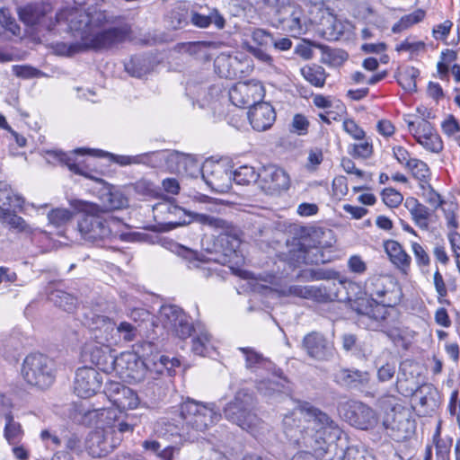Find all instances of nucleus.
<instances>
[{
    "instance_id": "ea45409f",
    "label": "nucleus",
    "mask_w": 460,
    "mask_h": 460,
    "mask_svg": "<svg viewBox=\"0 0 460 460\" xmlns=\"http://www.w3.org/2000/svg\"><path fill=\"white\" fill-rule=\"evenodd\" d=\"M189 216L195 222H198L204 226H208L214 229L223 230L226 233H227L233 229V226L231 223H229L226 220L222 219L220 217H213V216L203 214V213H194V212L189 214Z\"/></svg>"
},
{
    "instance_id": "f257e3e1",
    "label": "nucleus",
    "mask_w": 460,
    "mask_h": 460,
    "mask_svg": "<svg viewBox=\"0 0 460 460\" xmlns=\"http://www.w3.org/2000/svg\"><path fill=\"white\" fill-rule=\"evenodd\" d=\"M283 428L289 443L302 449L291 460H321L342 432L330 416L309 403L285 416Z\"/></svg>"
},
{
    "instance_id": "603ef678",
    "label": "nucleus",
    "mask_w": 460,
    "mask_h": 460,
    "mask_svg": "<svg viewBox=\"0 0 460 460\" xmlns=\"http://www.w3.org/2000/svg\"><path fill=\"white\" fill-rule=\"evenodd\" d=\"M358 144H353L349 146V154L354 158L367 159L373 155V144L369 139L362 140Z\"/></svg>"
},
{
    "instance_id": "1a4fd4ad",
    "label": "nucleus",
    "mask_w": 460,
    "mask_h": 460,
    "mask_svg": "<svg viewBox=\"0 0 460 460\" xmlns=\"http://www.w3.org/2000/svg\"><path fill=\"white\" fill-rule=\"evenodd\" d=\"M22 376L31 386L49 388L55 380V363L46 355L30 354L23 360Z\"/></svg>"
},
{
    "instance_id": "4c0bfd02",
    "label": "nucleus",
    "mask_w": 460,
    "mask_h": 460,
    "mask_svg": "<svg viewBox=\"0 0 460 460\" xmlns=\"http://www.w3.org/2000/svg\"><path fill=\"white\" fill-rule=\"evenodd\" d=\"M166 22L172 30L184 28L190 22V10L185 5L172 8L166 16Z\"/></svg>"
},
{
    "instance_id": "8fccbe9b",
    "label": "nucleus",
    "mask_w": 460,
    "mask_h": 460,
    "mask_svg": "<svg viewBox=\"0 0 460 460\" xmlns=\"http://www.w3.org/2000/svg\"><path fill=\"white\" fill-rule=\"evenodd\" d=\"M15 207L1 208H0V218L7 223L12 228L16 229L19 232L26 231L28 226L22 217H19L12 213V208Z\"/></svg>"
},
{
    "instance_id": "774afa93",
    "label": "nucleus",
    "mask_w": 460,
    "mask_h": 460,
    "mask_svg": "<svg viewBox=\"0 0 460 460\" xmlns=\"http://www.w3.org/2000/svg\"><path fill=\"white\" fill-rule=\"evenodd\" d=\"M0 22L6 30L11 31L13 35L19 33V25L16 23L14 18H13L10 15L9 11L5 8L0 9Z\"/></svg>"
},
{
    "instance_id": "2f4dec72",
    "label": "nucleus",
    "mask_w": 460,
    "mask_h": 460,
    "mask_svg": "<svg viewBox=\"0 0 460 460\" xmlns=\"http://www.w3.org/2000/svg\"><path fill=\"white\" fill-rule=\"evenodd\" d=\"M3 437L7 444L21 443L24 438V429L22 424L14 419L13 413H6Z\"/></svg>"
},
{
    "instance_id": "72a5a7b5",
    "label": "nucleus",
    "mask_w": 460,
    "mask_h": 460,
    "mask_svg": "<svg viewBox=\"0 0 460 460\" xmlns=\"http://www.w3.org/2000/svg\"><path fill=\"white\" fill-rule=\"evenodd\" d=\"M90 152L91 151L88 149L78 148V149H75L71 154H66V153H64L61 151H59V152L53 151L51 154H53L54 156L57 157L60 163L66 165L67 168L74 173L87 176L85 171L84 170L82 163L76 161V159L75 157V154L85 155V154H90Z\"/></svg>"
},
{
    "instance_id": "e433bc0d",
    "label": "nucleus",
    "mask_w": 460,
    "mask_h": 460,
    "mask_svg": "<svg viewBox=\"0 0 460 460\" xmlns=\"http://www.w3.org/2000/svg\"><path fill=\"white\" fill-rule=\"evenodd\" d=\"M48 297L56 306L68 313L74 312L78 304L77 298L74 295L62 289L57 288L50 291Z\"/></svg>"
},
{
    "instance_id": "f704fd0d",
    "label": "nucleus",
    "mask_w": 460,
    "mask_h": 460,
    "mask_svg": "<svg viewBox=\"0 0 460 460\" xmlns=\"http://www.w3.org/2000/svg\"><path fill=\"white\" fill-rule=\"evenodd\" d=\"M289 292L296 296L320 303L326 302L329 298V295L324 288L315 286H292L289 288Z\"/></svg>"
},
{
    "instance_id": "052dcab7",
    "label": "nucleus",
    "mask_w": 460,
    "mask_h": 460,
    "mask_svg": "<svg viewBox=\"0 0 460 460\" xmlns=\"http://www.w3.org/2000/svg\"><path fill=\"white\" fill-rule=\"evenodd\" d=\"M125 69L132 76L142 77L148 72V67L142 64L140 58H132L128 63L125 64Z\"/></svg>"
},
{
    "instance_id": "7ed1b4c3",
    "label": "nucleus",
    "mask_w": 460,
    "mask_h": 460,
    "mask_svg": "<svg viewBox=\"0 0 460 460\" xmlns=\"http://www.w3.org/2000/svg\"><path fill=\"white\" fill-rule=\"evenodd\" d=\"M86 13L90 21L80 24L79 29H73L70 22L63 21L70 31L79 33L81 40L71 44L57 43L55 50L58 54L72 56L86 49H106L123 42L130 33V28L127 25L104 29L111 22L105 11L93 10Z\"/></svg>"
},
{
    "instance_id": "aec40b11",
    "label": "nucleus",
    "mask_w": 460,
    "mask_h": 460,
    "mask_svg": "<svg viewBox=\"0 0 460 460\" xmlns=\"http://www.w3.org/2000/svg\"><path fill=\"white\" fill-rule=\"evenodd\" d=\"M202 179L214 191L226 193L232 188V172L219 163L208 162L201 170Z\"/></svg>"
},
{
    "instance_id": "a19ab883",
    "label": "nucleus",
    "mask_w": 460,
    "mask_h": 460,
    "mask_svg": "<svg viewBox=\"0 0 460 460\" xmlns=\"http://www.w3.org/2000/svg\"><path fill=\"white\" fill-rule=\"evenodd\" d=\"M419 75V69L414 66H407L398 73L397 81L405 91L413 93L417 91L416 80Z\"/></svg>"
},
{
    "instance_id": "09e8293b",
    "label": "nucleus",
    "mask_w": 460,
    "mask_h": 460,
    "mask_svg": "<svg viewBox=\"0 0 460 460\" xmlns=\"http://www.w3.org/2000/svg\"><path fill=\"white\" fill-rule=\"evenodd\" d=\"M155 153H144L137 155H111L112 157V161L117 163L119 165L126 166L130 164H151V156Z\"/></svg>"
},
{
    "instance_id": "0eeeda50",
    "label": "nucleus",
    "mask_w": 460,
    "mask_h": 460,
    "mask_svg": "<svg viewBox=\"0 0 460 460\" xmlns=\"http://www.w3.org/2000/svg\"><path fill=\"white\" fill-rule=\"evenodd\" d=\"M279 258L293 268L302 264H323L331 261V256L325 253L323 246L313 243L310 237H293L288 240L287 251L281 252Z\"/></svg>"
},
{
    "instance_id": "6ab92c4d",
    "label": "nucleus",
    "mask_w": 460,
    "mask_h": 460,
    "mask_svg": "<svg viewBox=\"0 0 460 460\" xmlns=\"http://www.w3.org/2000/svg\"><path fill=\"white\" fill-rule=\"evenodd\" d=\"M111 346L97 344L93 341H87L82 349V358L98 367L103 372L109 373L114 369L115 355L111 349Z\"/></svg>"
},
{
    "instance_id": "6e6552de",
    "label": "nucleus",
    "mask_w": 460,
    "mask_h": 460,
    "mask_svg": "<svg viewBox=\"0 0 460 460\" xmlns=\"http://www.w3.org/2000/svg\"><path fill=\"white\" fill-rule=\"evenodd\" d=\"M396 387L403 396H411L412 407L419 415H430L440 405L439 393L431 384L417 386L413 382L398 378Z\"/></svg>"
},
{
    "instance_id": "9d476101",
    "label": "nucleus",
    "mask_w": 460,
    "mask_h": 460,
    "mask_svg": "<svg viewBox=\"0 0 460 460\" xmlns=\"http://www.w3.org/2000/svg\"><path fill=\"white\" fill-rule=\"evenodd\" d=\"M365 293L370 300L394 305L400 301L401 291L397 281L389 275H373L365 282Z\"/></svg>"
},
{
    "instance_id": "4be33fe9",
    "label": "nucleus",
    "mask_w": 460,
    "mask_h": 460,
    "mask_svg": "<svg viewBox=\"0 0 460 460\" xmlns=\"http://www.w3.org/2000/svg\"><path fill=\"white\" fill-rule=\"evenodd\" d=\"M302 346L308 357L315 360H328L333 355L332 342L318 332L306 334L303 339Z\"/></svg>"
},
{
    "instance_id": "680f3d73",
    "label": "nucleus",
    "mask_w": 460,
    "mask_h": 460,
    "mask_svg": "<svg viewBox=\"0 0 460 460\" xmlns=\"http://www.w3.org/2000/svg\"><path fill=\"white\" fill-rule=\"evenodd\" d=\"M384 203L390 208L398 207L403 200L402 195L393 188H385L382 191Z\"/></svg>"
},
{
    "instance_id": "6e6d98bb",
    "label": "nucleus",
    "mask_w": 460,
    "mask_h": 460,
    "mask_svg": "<svg viewBox=\"0 0 460 460\" xmlns=\"http://www.w3.org/2000/svg\"><path fill=\"white\" fill-rule=\"evenodd\" d=\"M433 284L438 294V302L439 304L450 305V302L446 299V296H447V288L444 281V278L438 269L434 272Z\"/></svg>"
},
{
    "instance_id": "c03bdc74",
    "label": "nucleus",
    "mask_w": 460,
    "mask_h": 460,
    "mask_svg": "<svg viewBox=\"0 0 460 460\" xmlns=\"http://www.w3.org/2000/svg\"><path fill=\"white\" fill-rule=\"evenodd\" d=\"M103 208L107 213L111 210L121 209L128 206L127 198L119 191H109L102 197Z\"/></svg>"
},
{
    "instance_id": "393cba45",
    "label": "nucleus",
    "mask_w": 460,
    "mask_h": 460,
    "mask_svg": "<svg viewBox=\"0 0 460 460\" xmlns=\"http://www.w3.org/2000/svg\"><path fill=\"white\" fill-rule=\"evenodd\" d=\"M101 377L93 367H81L75 373L74 389L79 397H90L101 388Z\"/></svg>"
},
{
    "instance_id": "de8ad7c7",
    "label": "nucleus",
    "mask_w": 460,
    "mask_h": 460,
    "mask_svg": "<svg viewBox=\"0 0 460 460\" xmlns=\"http://www.w3.org/2000/svg\"><path fill=\"white\" fill-rule=\"evenodd\" d=\"M425 17V12L421 9H418L411 13L406 14L402 16L398 22H396L393 28L392 31L394 33H400L411 26L421 22Z\"/></svg>"
},
{
    "instance_id": "cd10ccee",
    "label": "nucleus",
    "mask_w": 460,
    "mask_h": 460,
    "mask_svg": "<svg viewBox=\"0 0 460 460\" xmlns=\"http://www.w3.org/2000/svg\"><path fill=\"white\" fill-rule=\"evenodd\" d=\"M404 207L411 214V220L421 230L429 228L430 209L414 197H408L404 201Z\"/></svg>"
},
{
    "instance_id": "5fc2aeb1",
    "label": "nucleus",
    "mask_w": 460,
    "mask_h": 460,
    "mask_svg": "<svg viewBox=\"0 0 460 460\" xmlns=\"http://www.w3.org/2000/svg\"><path fill=\"white\" fill-rule=\"evenodd\" d=\"M72 212L66 208L52 209L48 214L49 223L57 227L62 226L70 221L72 218Z\"/></svg>"
},
{
    "instance_id": "79ce46f5",
    "label": "nucleus",
    "mask_w": 460,
    "mask_h": 460,
    "mask_svg": "<svg viewBox=\"0 0 460 460\" xmlns=\"http://www.w3.org/2000/svg\"><path fill=\"white\" fill-rule=\"evenodd\" d=\"M261 177L252 166L242 165L232 172V180L239 185L254 183Z\"/></svg>"
},
{
    "instance_id": "a878e982",
    "label": "nucleus",
    "mask_w": 460,
    "mask_h": 460,
    "mask_svg": "<svg viewBox=\"0 0 460 460\" xmlns=\"http://www.w3.org/2000/svg\"><path fill=\"white\" fill-rule=\"evenodd\" d=\"M248 119L253 129L265 131L276 119L275 110L270 103L260 101L250 109Z\"/></svg>"
},
{
    "instance_id": "4468645a",
    "label": "nucleus",
    "mask_w": 460,
    "mask_h": 460,
    "mask_svg": "<svg viewBox=\"0 0 460 460\" xmlns=\"http://www.w3.org/2000/svg\"><path fill=\"white\" fill-rule=\"evenodd\" d=\"M84 324L88 328L90 340L97 344L112 346L119 342L115 332V323L108 316L92 314L87 315Z\"/></svg>"
},
{
    "instance_id": "2eb2a0df",
    "label": "nucleus",
    "mask_w": 460,
    "mask_h": 460,
    "mask_svg": "<svg viewBox=\"0 0 460 460\" xmlns=\"http://www.w3.org/2000/svg\"><path fill=\"white\" fill-rule=\"evenodd\" d=\"M153 217L155 222L164 226V230H171L190 222L186 211L170 199H163L155 204Z\"/></svg>"
},
{
    "instance_id": "473e14b6",
    "label": "nucleus",
    "mask_w": 460,
    "mask_h": 460,
    "mask_svg": "<svg viewBox=\"0 0 460 460\" xmlns=\"http://www.w3.org/2000/svg\"><path fill=\"white\" fill-rule=\"evenodd\" d=\"M86 417L98 427L97 429H105L117 420L118 409L111 407L93 409L87 411Z\"/></svg>"
},
{
    "instance_id": "e2e57ef3",
    "label": "nucleus",
    "mask_w": 460,
    "mask_h": 460,
    "mask_svg": "<svg viewBox=\"0 0 460 460\" xmlns=\"http://www.w3.org/2000/svg\"><path fill=\"white\" fill-rule=\"evenodd\" d=\"M115 332L119 338L122 336L125 341L130 342L136 339L137 330L131 323L121 322L117 327L115 326Z\"/></svg>"
},
{
    "instance_id": "37998d69",
    "label": "nucleus",
    "mask_w": 460,
    "mask_h": 460,
    "mask_svg": "<svg viewBox=\"0 0 460 460\" xmlns=\"http://www.w3.org/2000/svg\"><path fill=\"white\" fill-rule=\"evenodd\" d=\"M408 164L407 169L411 172L413 178L419 181V186L429 182L431 172L426 163L420 159L413 158Z\"/></svg>"
},
{
    "instance_id": "423d86ee",
    "label": "nucleus",
    "mask_w": 460,
    "mask_h": 460,
    "mask_svg": "<svg viewBox=\"0 0 460 460\" xmlns=\"http://www.w3.org/2000/svg\"><path fill=\"white\" fill-rule=\"evenodd\" d=\"M180 417L184 421L188 440L194 442L220 420L221 414L214 403L188 398L180 405Z\"/></svg>"
},
{
    "instance_id": "dca6fc26",
    "label": "nucleus",
    "mask_w": 460,
    "mask_h": 460,
    "mask_svg": "<svg viewBox=\"0 0 460 460\" xmlns=\"http://www.w3.org/2000/svg\"><path fill=\"white\" fill-rule=\"evenodd\" d=\"M230 102L236 107H252L264 97L263 86L259 83L239 82L228 92Z\"/></svg>"
},
{
    "instance_id": "c756f323",
    "label": "nucleus",
    "mask_w": 460,
    "mask_h": 460,
    "mask_svg": "<svg viewBox=\"0 0 460 460\" xmlns=\"http://www.w3.org/2000/svg\"><path fill=\"white\" fill-rule=\"evenodd\" d=\"M368 380V373L358 369L342 368L334 374V381L346 387H357L367 384Z\"/></svg>"
},
{
    "instance_id": "58836bf2",
    "label": "nucleus",
    "mask_w": 460,
    "mask_h": 460,
    "mask_svg": "<svg viewBox=\"0 0 460 460\" xmlns=\"http://www.w3.org/2000/svg\"><path fill=\"white\" fill-rule=\"evenodd\" d=\"M404 120L407 123L410 132L412 134L417 142L426 138L429 135L430 136L436 133V130L431 123L425 119H418L417 120L405 119Z\"/></svg>"
},
{
    "instance_id": "3c124183",
    "label": "nucleus",
    "mask_w": 460,
    "mask_h": 460,
    "mask_svg": "<svg viewBox=\"0 0 460 460\" xmlns=\"http://www.w3.org/2000/svg\"><path fill=\"white\" fill-rule=\"evenodd\" d=\"M22 203V199L13 195L10 185L5 181H0V208L21 207Z\"/></svg>"
},
{
    "instance_id": "5701e85b",
    "label": "nucleus",
    "mask_w": 460,
    "mask_h": 460,
    "mask_svg": "<svg viewBox=\"0 0 460 460\" xmlns=\"http://www.w3.org/2000/svg\"><path fill=\"white\" fill-rule=\"evenodd\" d=\"M105 394L119 411L135 409L139 404L137 394L131 388L118 382L109 383L105 388Z\"/></svg>"
},
{
    "instance_id": "39448f33",
    "label": "nucleus",
    "mask_w": 460,
    "mask_h": 460,
    "mask_svg": "<svg viewBox=\"0 0 460 460\" xmlns=\"http://www.w3.org/2000/svg\"><path fill=\"white\" fill-rule=\"evenodd\" d=\"M121 222L96 204L86 207L77 222L82 238L91 243L102 245L119 234Z\"/></svg>"
},
{
    "instance_id": "c9c22d12",
    "label": "nucleus",
    "mask_w": 460,
    "mask_h": 460,
    "mask_svg": "<svg viewBox=\"0 0 460 460\" xmlns=\"http://www.w3.org/2000/svg\"><path fill=\"white\" fill-rule=\"evenodd\" d=\"M157 436L164 439L170 438L180 437L188 440L187 429H184V421L181 420V426L175 424L170 420H163L156 424L155 429Z\"/></svg>"
},
{
    "instance_id": "f8f14e48",
    "label": "nucleus",
    "mask_w": 460,
    "mask_h": 460,
    "mask_svg": "<svg viewBox=\"0 0 460 460\" xmlns=\"http://www.w3.org/2000/svg\"><path fill=\"white\" fill-rule=\"evenodd\" d=\"M383 426L387 434L398 442L411 438L416 428L415 421L411 418L409 411L399 404L386 412Z\"/></svg>"
},
{
    "instance_id": "49530a36",
    "label": "nucleus",
    "mask_w": 460,
    "mask_h": 460,
    "mask_svg": "<svg viewBox=\"0 0 460 460\" xmlns=\"http://www.w3.org/2000/svg\"><path fill=\"white\" fill-rule=\"evenodd\" d=\"M211 336L205 331H199L192 339L191 350L196 355L206 356L208 354L209 349H212Z\"/></svg>"
},
{
    "instance_id": "a18cd8bd",
    "label": "nucleus",
    "mask_w": 460,
    "mask_h": 460,
    "mask_svg": "<svg viewBox=\"0 0 460 460\" xmlns=\"http://www.w3.org/2000/svg\"><path fill=\"white\" fill-rule=\"evenodd\" d=\"M303 77L315 87H323L325 83L326 75L324 68L320 66H305L301 68Z\"/></svg>"
},
{
    "instance_id": "ddd939ff",
    "label": "nucleus",
    "mask_w": 460,
    "mask_h": 460,
    "mask_svg": "<svg viewBox=\"0 0 460 460\" xmlns=\"http://www.w3.org/2000/svg\"><path fill=\"white\" fill-rule=\"evenodd\" d=\"M160 320L165 329L181 340L187 339L196 332L190 317L174 305H165L161 307Z\"/></svg>"
},
{
    "instance_id": "0e129e2a",
    "label": "nucleus",
    "mask_w": 460,
    "mask_h": 460,
    "mask_svg": "<svg viewBox=\"0 0 460 460\" xmlns=\"http://www.w3.org/2000/svg\"><path fill=\"white\" fill-rule=\"evenodd\" d=\"M344 131L357 140H363L366 137V132L361 128L355 120L347 119L342 123Z\"/></svg>"
},
{
    "instance_id": "4d7b16f0",
    "label": "nucleus",
    "mask_w": 460,
    "mask_h": 460,
    "mask_svg": "<svg viewBox=\"0 0 460 460\" xmlns=\"http://www.w3.org/2000/svg\"><path fill=\"white\" fill-rule=\"evenodd\" d=\"M245 355L246 367L253 368L264 365L266 358L259 352L251 348H240Z\"/></svg>"
},
{
    "instance_id": "864d4df0",
    "label": "nucleus",
    "mask_w": 460,
    "mask_h": 460,
    "mask_svg": "<svg viewBox=\"0 0 460 460\" xmlns=\"http://www.w3.org/2000/svg\"><path fill=\"white\" fill-rule=\"evenodd\" d=\"M420 188L421 190V196L424 199V200L426 201V203H428L429 205L433 207L434 209H438V208H442V206L445 203V200L440 196V194H438L433 189V187L430 185L429 182H428L427 184H423V185L420 186Z\"/></svg>"
},
{
    "instance_id": "bf43d9fd",
    "label": "nucleus",
    "mask_w": 460,
    "mask_h": 460,
    "mask_svg": "<svg viewBox=\"0 0 460 460\" xmlns=\"http://www.w3.org/2000/svg\"><path fill=\"white\" fill-rule=\"evenodd\" d=\"M418 143L431 153L438 154L443 150L442 139L437 132L427 136L426 138L420 140Z\"/></svg>"
},
{
    "instance_id": "412c9836",
    "label": "nucleus",
    "mask_w": 460,
    "mask_h": 460,
    "mask_svg": "<svg viewBox=\"0 0 460 460\" xmlns=\"http://www.w3.org/2000/svg\"><path fill=\"white\" fill-rule=\"evenodd\" d=\"M388 305L375 302L367 298H359L354 302L352 308L360 315L368 318L369 327L376 331H384L387 326Z\"/></svg>"
},
{
    "instance_id": "13d9d810",
    "label": "nucleus",
    "mask_w": 460,
    "mask_h": 460,
    "mask_svg": "<svg viewBox=\"0 0 460 460\" xmlns=\"http://www.w3.org/2000/svg\"><path fill=\"white\" fill-rule=\"evenodd\" d=\"M442 131L449 137H455L460 142V136H456L460 131V124L453 115H448L441 123Z\"/></svg>"
},
{
    "instance_id": "f3484780",
    "label": "nucleus",
    "mask_w": 460,
    "mask_h": 460,
    "mask_svg": "<svg viewBox=\"0 0 460 460\" xmlns=\"http://www.w3.org/2000/svg\"><path fill=\"white\" fill-rule=\"evenodd\" d=\"M115 429H96L90 432L85 439V449L93 457L107 456L120 442L121 438H114Z\"/></svg>"
},
{
    "instance_id": "7c9ffc66",
    "label": "nucleus",
    "mask_w": 460,
    "mask_h": 460,
    "mask_svg": "<svg viewBox=\"0 0 460 460\" xmlns=\"http://www.w3.org/2000/svg\"><path fill=\"white\" fill-rule=\"evenodd\" d=\"M385 249L389 256L390 261L404 273L410 268L411 257L402 249V245L394 240H389L385 243Z\"/></svg>"
},
{
    "instance_id": "338daca9",
    "label": "nucleus",
    "mask_w": 460,
    "mask_h": 460,
    "mask_svg": "<svg viewBox=\"0 0 460 460\" xmlns=\"http://www.w3.org/2000/svg\"><path fill=\"white\" fill-rule=\"evenodd\" d=\"M442 210L449 231H456L459 227L456 218L457 205L451 203L447 208H442Z\"/></svg>"
},
{
    "instance_id": "c85d7f7f",
    "label": "nucleus",
    "mask_w": 460,
    "mask_h": 460,
    "mask_svg": "<svg viewBox=\"0 0 460 460\" xmlns=\"http://www.w3.org/2000/svg\"><path fill=\"white\" fill-rule=\"evenodd\" d=\"M181 256L185 261L187 268L196 270L199 278L208 279L214 275L210 262L204 260L197 252L182 248Z\"/></svg>"
},
{
    "instance_id": "20e7f679",
    "label": "nucleus",
    "mask_w": 460,
    "mask_h": 460,
    "mask_svg": "<svg viewBox=\"0 0 460 460\" xmlns=\"http://www.w3.org/2000/svg\"><path fill=\"white\" fill-rule=\"evenodd\" d=\"M20 20L27 26L36 27L37 30L51 31L63 21L70 22L73 29H79L80 24L90 20L86 12L80 8H65L53 16V6L48 2L30 3L17 9Z\"/></svg>"
},
{
    "instance_id": "b1692460",
    "label": "nucleus",
    "mask_w": 460,
    "mask_h": 460,
    "mask_svg": "<svg viewBox=\"0 0 460 460\" xmlns=\"http://www.w3.org/2000/svg\"><path fill=\"white\" fill-rule=\"evenodd\" d=\"M261 188L270 195L279 194L290 187L289 175L275 165L265 166L261 173Z\"/></svg>"
},
{
    "instance_id": "bb28decb",
    "label": "nucleus",
    "mask_w": 460,
    "mask_h": 460,
    "mask_svg": "<svg viewBox=\"0 0 460 460\" xmlns=\"http://www.w3.org/2000/svg\"><path fill=\"white\" fill-rule=\"evenodd\" d=\"M190 22L198 28H208L214 23L217 29H223L226 20L216 8L199 7V11L190 10Z\"/></svg>"
},
{
    "instance_id": "9b49d317",
    "label": "nucleus",
    "mask_w": 460,
    "mask_h": 460,
    "mask_svg": "<svg viewBox=\"0 0 460 460\" xmlns=\"http://www.w3.org/2000/svg\"><path fill=\"white\" fill-rule=\"evenodd\" d=\"M254 399L247 390H239L233 401L224 409L225 417L242 429L250 428L254 424L255 414L253 412Z\"/></svg>"
},
{
    "instance_id": "a211bd4d",
    "label": "nucleus",
    "mask_w": 460,
    "mask_h": 460,
    "mask_svg": "<svg viewBox=\"0 0 460 460\" xmlns=\"http://www.w3.org/2000/svg\"><path fill=\"white\" fill-rule=\"evenodd\" d=\"M343 416L353 427L369 429L376 426L378 418L376 411L360 402H349L345 405Z\"/></svg>"
},
{
    "instance_id": "f03ea898",
    "label": "nucleus",
    "mask_w": 460,
    "mask_h": 460,
    "mask_svg": "<svg viewBox=\"0 0 460 460\" xmlns=\"http://www.w3.org/2000/svg\"><path fill=\"white\" fill-rule=\"evenodd\" d=\"M179 366L176 358L161 355L145 362L135 353L123 352L116 357L113 371L129 382H146L142 393L151 401H156L165 394L167 379Z\"/></svg>"
},
{
    "instance_id": "69168bd1",
    "label": "nucleus",
    "mask_w": 460,
    "mask_h": 460,
    "mask_svg": "<svg viewBox=\"0 0 460 460\" xmlns=\"http://www.w3.org/2000/svg\"><path fill=\"white\" fill-rule=\"evenodd\" d=\"M252 40L259 46L267 49L274 43L273 36L263 29H255L252 34Z\"/></svg>"
}]
</instances>
